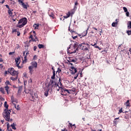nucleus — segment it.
<instances>
[{
  "mask_svg": "<svg viewBox=\"0 0 131 131\" xmlns=\"http://www.w3.org/2000/svg\"><path fill=\"white\" fill-rule=\"evenodd\" d=\"M78 51V43L76 42L71 48V46H70V47L67 49V53L68 55L71 54H74V53H76V51Z\"/></svg>",
  "mask_w": 131,
  "mask_h": 131,
  "instance_id": "obj_1",
  "label": "nucleus"
},
{
  "mask_svg": "<svg viewBox=\"0 0 131 131\" xmlns=\"http://www.w3.org/2000/svg\"><path fill=\"white\" fill-rule=\"evenodd\" d=\"M11 111L10 110H7V109L4 110L3 113V116L4 118H5V120H6V121H13L12 119H10V115L11 114Z\"/></svg>",
  "mask_w": 131,
  "mask_h": 131,
  "instance_id": "obj_2",
  "label": "nucleus"
},
{
  "mask_svg": "<svg viewBox=\"0 0 131 131\" xmlns=\"http://www.w3.org/2000/svg\"><path fill=\"white\" fill-rule=\"evenodd\" d=\"M90 47V45L88 43L83 42L81 44L78 43V49H80L82 51H88L89 52Z\"/></svg>",
  "mask_w": 131,
  "mask_h": 131,
  "instance_id": "obj_3",
  "label": "nucleus"
},
{
  "mask_svg": "<svg viewBox=\"0 0 131 131\" xmlns=\"http://www.w3.org/2000/svg\"><path fill=\"white\" fill-rule=\"evenodd\" d=\"M47 88L51 89V91L53 90L54 88H60L59 84H57L56 81L51 79L48 83V85L47 86Z\"/></svg>",
  "mask_w": 131,
  "mask_h": 131,
  "instance_id": "obj_4",
  "label": "nucleus"
},
{
  "mask_svg": "<svg viewBox=\"0 0 131 131\" xmlns=\"http://www.w3.org/2000/svg\"><path fill=\"white\" fill-rule=\"evenodd\" d=\"M62 83H60V87H58L59 89L57 88L56 90L58 92L60 91V94L62 96H66V94H65V92H67L68 94H71V90H68L66 89V88H62Z\"/></svg>",
  "mask_w": 131,
  "mask_h": 131,
  "instance_id": "obj_5",
  "label": "nucleus"
},
{
  "mask_svg": "<svg viewBox=\"0 0 131 131\" xmlns=\"http://www.w3.org/2000/svg\"><path fill=\"white\" fill-rule=\"evenodd\" d=\"M17 27L19 28H22V27L25 26L27 24V18L24 17L19 20Z\"/></svg>",
  "mask_w": 131,
  "mask_h": 131,
  "instance_id": "obj_6",
  "label": "nucleus"
},
{
  "mask_svg": "<svg viewBox=\"0 0 131 131\" xmlns=\"http://www.w3.org/2000/svg\"><path fill=\"white\" fill-rule=\"evenodd\" d=\"M8 73H10L11 75H18V71H15V69L13 68H10L8 70Z\"/></svg>",
  "mask_w": 131,
  "mask_h": 131,
  "instance_id": "obj_7",
  "label": "nucleus"
},
{
  "mask_svg": "<svg viewBox=\"0 0 131 131\" xmlns=\"http://www.w3.org/2000/svg\"><path fill=\"white\" fill-rule=\"evenodd\" d=\"M70 71L71 74H75L77 72V68H76V66H72L70 67Z\"/></svg>",
  "mask_w": 131,
  "mask_h": 131,
  "instance_id": "obj_8",
  "label": "nucleus"
},
{
  "mask_svg": "<svg viewBox=\"0 0 131 131\" xmlns=\"http://www.w3.org/2000/svg\"><path fill=\"white\" fill-rule=\"evenodd\" d=\"M68 61V62H69V64L72 66H73V64L70 62H73V63H74L75 64H76V63H77V59H73L72 57H69Z\"/></svg>",
  "mask_w": 131,
  "mask_h": 131,
  "instance_id": "obj_9",
  "label": "nucleus"
},
{
  "mask_svg": "<svg viewBox=\"0 0 131 131\" xmlns=\"http://www.w3.org/2000/svg\"><path fill=\"white\" fill-rule=\"evenodd\" d=\"M30 95L32 98V99L31 100V101L34 102L35 98H37V94H36L35 93H30Z\"/></svg>",
  "mask_w": 131,
  "mask_h": 131,
  "instance_id": "obj_10",
  "label": "nucleus"
},
{
  "mask_svg": "<svg viewBox=\"0 0 131 131\" xmlns=\"http://www.w3.org/2000/svg\"><path fill=\"white\" fill-rule=\"evenodd\" d=\"M32 66H30V67H33V68H37V62L36 61H33L31 62Z\"/></svg>",
  "mask_w": 131,
  "mask_h": 131,
  "instance_id": "obj_11",
  "label": "nucleus"
},
{
  "mask_svg": "<svg viewBox=\"0 0 131 131\" xmlns=\"http://www.w3.org/2000/svg\"><path fill=\"white\" fill-rule=\"evenodd\" d=\"M49 91H50V88L47 87V86L46 89V90H45V92H44L45 97H48V96H49Z\"/></svg>",
  "mask_w": 131,
  "mask_h": 131,
  "instance_id": "obj_12",
  "label": "nucleus"
},
{
  "mask_svg": "<svg viewBox=\"0 0 131 131\" xmlns=\"http://www.w3.org/2000/svg\"><path fill=\"white\" fill-rule=\"evenodd\" d=\"M18 3H21V6H23V8L24 9H27L28 5H26L24 3H23V1L18 0Z\"/></svg>",
  "mask_w": 131,
  "mask_h": 131,
  "instance_id": "obj_13",
  "label": "nucleus"
},
{
  "mask_svg": "<svg viewBox=\"0 0 131 131\" xmlns=\"http://www.w3.org/2000/svg\"><path fill=\"white\" fill-rule=\"evenodd\" d=\"M17 78H18V75H12V77H10V79L11 80H13V81H15V80H17Z\"/></svg>",
  "mask_w": 131,
  "mask_h": 131,
  "instance_id": "obj_14",
  "label": "nucleus"
},
{
  "mask_svg": "<svg viewBox=\"0 0 131 131\" xmlns=\"http://www.w3.org/2000/svg\"><path fill=\"white\" fill-rule=\"evenodd\" d=\"M116 22H113L112 24V26L113 27H116V26L117 25V24H118V19H116L115 20Z\"/></svg>",
  "mask_w": 131,
  "mask_h": 131,
  "instance_id": "obj_15",
  "label": "nucleus"
},
{
  "mask_svg": "<svg viewBox=\"0 0 131 131\" xmlns=\"http://www.w3.org/2000/svg\"><path fill=\"white\" fill-rule=\"evenodd\" d=\"M28 69L29 70V72L30 73V74H32V73H33V67H29Z\"/></svg>",
  "mask_w": 131,
  "mask_h": 131,
  "instance_id": "obj_16",
  "label": "nucleus"
},
{
  "mask_svg": "<svg viewBox=\"0 0 131 131\" xmlns=\"http://www.w3.org/2000/svg\"><path fill=\"white\" fill-rule=\"evenodd\" d=\"M13 11H14L13 9H9L8 11V13L10 16H13Z\"/></svg>",
  "mask_w": 131,
  "mask_h": 131,
  "instance_id": "obj_17",
  "label": "nucleus"
},
{
  "mask_svg": "<svg viewBox=\"0 0 131 131\" xmlns=\"http://www.w3.org/2000/svg\"><path fill=\"white\" fill-rule=\"evenodd\" d=\"M88 34V30H86L85 31L83 32V33H82V37H80V38H82V37L85 36Z\"/></svg>",
  "mask_w": 131,
  "mask_h": 131,
  "instance_id": "obj_18",
  "label": "nucleus"
},
{
  "mask_svg": "<svg viewBox=\"0 0 131 131\" xmlns=\"http://www.w3.org/2000/svg\"><path fill=\"white\" fill-rule=\"evenodd\" d=\"M5 91L7 92V94L9 95V90H10V87L9 86H6L4 87Z\"/></svg>",
  "mask_w": 131,
  "mask_h": 131,
  "instance_id": "obj_19",
  "label": "nucleus"
},
{
  "mask_svg": "<svg viewBox=\"0 0 131 131\" xmlns=\"http://www.w3.org/2000/svg\"><path fill=\"white\" fill-rule=\"evenodd\" d=\"M125 105L126 106V107H130L129 100H127V101L125 103Z\"/></svg>",
  "mask_w": 131,
  "mask_h": 131,
  "instance_id": "obj_20",
  "label": "nucleus"
},
{
  "mask_svg": "<svg viewBox=\"0 0 131 131\" xmlns=\"http://www.w3.org/2000/svg\"><path fill=\"white\" fill-rule=\"evenodd\" d=\"M13 105L15 108V109H16V110H20V106H19V105H16L15 103H13Z\"/></svg>",
  "mask_w": 131,
  "mask_h": 131,
  "instance_id": "obj_21",
  "label": "nucleus"
},
{
  "mask_svg": "<svg viewBox=\"0 0 131 131\" xmlns=\"http://www.w3.org/2000/svg\"><path fill=\"white\" fill-rule=\"evenodd\" d=\"M0 92H1V93H2V94H3L4 95H5V94H6V92H5V88L1 87L0 88Z\"/></svg>",
  "mask_w": 131,
  "mask_h": 131,
  "instance_id": "obj_22",
  "label": "nucleus"
},
{
  "mask_svg": "<svg viewBox=\"0 0 131 131\" xmlns=\"http://www.w3.org/2000/svg\"><path fill=\"white\" fill-rule=\"evenodd\" d=\"M11 100L12 104H15L14 103H18L17 99H14L13 97H11Z\"/></svg>",
  "mask_w": 131,
  "mask_h": 131,
  "instance_id": "obj_23",
  "label": "nucleus"
},
{
  "mask_svg": "<svg viewBox=\"0 0 131 131\" xmlns=\"http://www.w3.org/2000/svg\"><path fill=\"white\" fill-rule=\"evenodd\" d=\"M55 78H56V71L53 72V75L51 77V79H55Z\"/></svg>",
  "mask_w": 131,
  "mask_h": 131,
  "instance_id": "obj_24",
  "label": "nucleus"
},
{
  "mask_svg": "<svg viewBox=\"0 0 131 131\" xmlns=\"http://www.w3.org/2000/svg\"><path fill=\"white\" fill-rule=\"evenodd\" d=\"M19 61H20V57H16L15 58V62H16V64H19V63H20V62H19Z\"/></svg>",
  "mask_w": 131,
  "mask_h": 131,
  "instance_id": "obj_25",
  "label": "nucleus"
},
{
  "mask_svg": "<svg viewBox=\"0 0 131 131\" xmlns=\"http://www.w3.org/2000/svg\"><path fill=\"white\" fill-rule=\"evenodd\" d=\"M22 89H23V86H20L18 88V93L19 94V93H21V91H22Z\"/></svg>",
  "mask_w": 131,
  "mask_h": 131,
  "instance_id": "obj_26",
  "label": "nucleus"
},
{
  "mask_svg": "<svg viewBox=\"0 0 131 131\" xmlns=\"http://www.w3.org/2000/svg\"><path fill=\"white\" fill-rule=\"evenodd\" d=\"M117 119H119V117L118 118H116L114 120V123L116 125L117 124V123H118L119 121L116 120Z\"/></svg>",
  "mask_w": 131,
  "mask_h": 131,
  "instance_id": "obj_27",
  "label": "nucleus"
},
{
  "mask_svg": "<svg viewBox=\"0 0 131 131\" xmlns=\"http://www.w3.org/2000/svg\"><path fill=\"white\" fill-rule=\"evenodd\" d=\"M38 47L39 49H43V48H45V46L42 44H39L38 45Z\"/></svg>",
  "mask_w": 131,
  "mask_h": 131,
  "instance_id": "obj_28",
  "label": "nucleus"
},
{
  "mask_svg": "<svg viewBox=\"0 0 131 131\" xmlns=\"http://www.w3.org/2000/svg\"><path fill=\"white\" fill-rule=\"evenodd\" d=\"M4 106L8 110V109L9 108V105H8V104L7 103V101H5L4 102Z\"/></svg>",
  "mask_w": 131,
  "mask_h": 131,
  "instance_id": "obj_29",
  "label": "nucleus"
},
{
  "mask_svg": "<svg viewBox=\"0 0 131 131\" xmlns=\"http://www.w3.org/2000/svg\"><path fill=\"white\" fill-rule=\"evenodd\" d=\"M24 60H23L24 63H26L27 62V56L25 55L24 57Z\"/></svg>",
  "mask_w": 131,
  "mask_h": 131,
  "instance_id": "obj_30",
  "label": "nucleus"
},
{
  "mask_svg": "<svg viewBox=\"0 0 131 131\" xmlns=\"http://www.w3.org/2000/svg\"><path fill=\"white\" fill-rule=\"evenodd\" d=\"M11 127L12 128V129H16V127H15V123H13L12 124H11Z\"/></svg>",
  "mask_w": 131,
  "mask_h": 131,
  "instance_id": "obj_31",
  "label": "nucleus"
},
{
  "mask_svg": "<svg viewBox=\"0 0 131 131\" xmlns=\"http://www.w3.org/2000/svg\"><path fill=\"white\" fill-rule=\"evenodd\" d=\"M20 64V62L16 64V67L18 68V69H21V68H23V66H20L19 64Z\"/></svg>",
  "mask_w": 131,
  "mask_h": 131,
  "instance_id": "obj_32",
  "label": "nucleus"
},
{
  "mask_svg": "<svg viewBox=\"0 0 131 131\" xmlns=\"http://www.w3.org/2000/svg\"><path fill=\"white\" fill-rule=\"evenodd\" d=\"M79 75V73H77V74H76L75 76L74 77V79H77V77H78Z\"/></svg>",
  "mask_w": 131,
  "mask_h": 131,
  "instance_id": "obj_33",
  "label": "nucleus"
},
{
  "mask_svg": "<svg viewBox=\"0 0 131 131\" xmlns=\"http://www.w3.org/2000/svg\"><path fill=\"white\" fill-rule=\"evenodd\" d=\"M49 15L50 16V17H51V18H53L54 19V13H52L51 14H50V12H49Z\"/></svg>",
  "mask_w": 131,
  "mask_h": 131,
  "instance_id": "obj_34",
  "label": "nucleus"
},
{
  "mask_svg": "<svg viewBox=\"0 0 131 131\" xmlns=\"http://www.w3.org/2000/svg\"><path fill=\"white\" fill-rule=\"evenodd\" d=\"M94 46V48H96V49H98V50H100L101 48H100V47H99V46H96V44H95L94 45H93Z\"/></svg>",
  "mask_w": 131,
  "mask_h": 131,
  "instance_id": "obj_35",
  "label": "nucleus"
},
{
  "mask_svg": "<svg viewBox=\"0 0 131 131\" xmlns=\"http://www.w3.org/2000/svg\"><path fill=\"white\" fill-rule=\"evenodd\" d=\"M128 29H131V21H129V25L127 26Z\"/></svg>",
  "mask_w": 131,
  "mask_h": 131,
  "instance_id": "obj_36",
  "label": "nucleus"
},
{
  "mask_svg": "<svg viewBox=\"0 0 131 131\" xmlns=\"http://www.w3.org/2000/svg\"><path fill=\"white\" fill-rule=\"evenodd\" d=\"M5 84H6V86H8V85H9V84H10V81H7L5 82Z\"/></svg>",
  "mask_w": 131,
  "mask_h": 131,
  "instance_id": "obj_37",
  "label": "nucleus"
},
{
  "mask_svg": "<svg viewBox=\"0 0 131 131\" xmlns=\"http://www.w3.org/2000/svg\"><path fill=\"white\" fill-rule=\"evenodd\" d=\"M2 57V54H0V62H4V59H3Z\"/></svg>",
  "mask_w": 131,
  "mask_h": 131,
  "instance_id": "obj_38",
  "label": "nucleus"
},
{
  "mask_svg": "<svg viewBox=\"0 0 131 131\" xmlns=\"http://www.w3.org/2000/svg\"><path fill=\"white\" fill-rule=\"evenodd\" d=\"M76 6H78V3L77 2L75 3V7H74L75 9H77V7H76Z\"/></svg>",
  "mask_w": 131,
  "mask_h": 131,
  "instance_id": "obj_39",
  "label": "nucleus"
},
{
  "mask_svg": "<svg viewBox=\"0 0 131 131\" xmlns=\"http://www.w3.org/2000/svg\"><path fill=\"white\" fill-rule=\"evenodd\" d=\"M127 34H128V35H131V30H128L127 31Z\"/></svg>",
  "mask_w": 131,
  "mask_h": 131,
  "instance_id": "obj_40",
  "label": "nucleus"
},
{
  "mask_svg": "<svg viewBox=\"0 0 131 131\" xmlns=\"http://www.w3.org/2000/svg\"><path fill=\"white\" fill-rule=\"evenodd\" d=\"M7 130L12 131V128L10 127L9 126H7Z\"/></svg>",
  "mask_w": 131,
  "mask_h": 131,
  "instance_id": "obj_41",
  "label": "nucleus"
},
{
  "mask_svg": "<svg viewBox=\"0 0 131 131\" xmlns=\"http://www.w3.org/2000/svg\"><path fill=\"white\" fill-rule=\"evenodd\" d=\"M123 9L125 13H126V12H127V8H126V7H123Z\"/></svg>",
  "mask_w": 131,
  "mask_h": 131,
  "instance_id": "obj_42",
  "label": "nucleus"
},
{
  "mask_svg": "<svg viewBox=\"0 0 131 131\" xmlns=\"http://www.w3.org/2000/svg\"><path fill=\"white\" fill-rule=\"evenodd\" d=\"M17 29H13L12 31V33H15V32H17Z\"/></svg>",
  "mask_w": 131,
  "mask_h": 131,
  "instance_id": "obj_43",
  "label": "nucleus"
},
{
  "mask_svg": "<svg viewBox=\"0 0 131 131\" xmlns=\"http://www.w3.org/2000/svg\"><path fill=\"white\" fill-rule=\"evenodd\" d=\"M71 15V13H70V12H68V13L67 14V16H68L69 18V17H70Z\"/></svg>",
  "mask_w": 131,
  "mask_h": 131,
  "instance_id": "obj_44",
  "label": "nucleus"
},
{
  "mask_svg": "<svg viewBox=\"0 0 131 131\" xmlns=\"http://www.w3.org/2000/svg\"><path fill=\"white\" fill-rule=\"evenodd\" d=\"M61 71H62L61 70V69L58 68L56 72H57V73L58 72V73H60V72H61Z\"/></svg>",
  "mask_w": 131,
  "mask_h": 131,
  "instance_id": "obj_45",
  "label": "nucleus"
},
{
  "mask_svg": "<svg viewBox=\"0 0 131 131\" xmlns=\"http://www.w3.org/2000/svg\"><path fill=\"white\" fill-rule=\"evenodd\" d=\"M126 16L129 17V12L128 11L126 12Z\"/></svg>",
  "mask_w": 131,
  "mask_h": 131,
  "instance_id": "obj_46",
  "label": "nucleus"
},
{
  "mask_svg": "<svg viewBox=\"0 0 131 131\" xmlns=\"http://www.w3.org/2000/svg\"><path fill=\"white\" fill-rule=\"evenodd\" d=\"M69 125L71 126V127H72L73 126H75V124H74L73 125H72V123H69Z\"/></svg>",
  "mask_w": 131,
  "mask_h": 131,
  "instance_id": "obj_47",
  "label": "nucleus"
},
{
  "mask_svg": "<svg viewBox=\"0 0 131 131\" xmlns=\"http://www.w3.org/2000/svg\"><path fill=\"white\" fill-rule=\"evenodd\" d=\"M120 113H122V108H121V109L119 111L118 114H120Z\"/></svg>",
  "mask_w": 131,
  "mask_h": 131,
  "instance_id": "obj_48",
  "label": "nucleus"
},
{
  "mask_svg": "<svg viewBox=\"0 0 131 131\" xmlns=\"http://www.w3.org/2000/svg\"><path fill=\"white\" fill-rule=\"evenodd\" d=\"M13 54H15V52H9V55H10V56H12Z\"/></svg>",
  "mask_w": 131,
  "mask_h": 131,
  "instance_id": "obj_49",
  "label": "nucleus"
},
{
  "mask_svg": "<svg viewBox=\"0 0 131 131\" xmlns=\"http://www.w3.org/2000/svg\"><path fill=\"white\" fill-rule=\"evenodd\" d=\"M16 32H17V36H20V35L21 34V33H20L19 31H17Z\"/></svg>",
  "mask_w": 131,
  "mask_h": 131,
  "instance_id": "obj_50",
  "label": "nucleus"
},
{
  "mask_svg": "<svg viewBox=\"0 0 131 131\" xmlns=\"http://www.w3.org/2000/svg\"><path fill=\"white\" fill-rule=\"evenodd\" d=\"M4 68V66L2 64H0V69H3Z\"/></svg>",
  "mask_w": 131,
  "mask_h": 131,
  "instance_id": "obj_51",
  "label": "nucleus"
},
{
  "mask_svg": "<svg viewBox=\"0 0 131 131\" xmlns=\"http://www.w3.org/2000/svg\"><path fill=\"white\" fill-rule=\"evenodd\" d=\"M5 6L6 7V8H7V9H8V10H11V9L10 8V6H9V5H5Z\"/></svg>",
  "mask_w": 131,
  "mask_h": 131,
  "instance_id": "obj_52",
  "label": "nucleus"
},
{
  "mask_svg": "<svg viewBox=\"0 0 131 131\" xmlns=\"http://www.w3.org/2000/svg\"><path fill=\"white\" fill-rule=\"evenodd\" d=\"M72 37L73 39H76V38H77V36H72Z\"/></svg>",
  "mask_w": 131,
  "mask_h": 131,
  "instance_id": "obj_53",
  "label": "nucleus"
},
{
  "mask_svg": "<svg viewBox=\"0 0 131 131\" xmlns=\"http://www.w3.org/2000/svg\"><path fill=\"white\" fill-rule=\"evenodd\" d=\"M103 32V30H101L100 31H99V35H102V33Z\"/></svg>",
  "mask_w": 131,
  "mask_h": 131,
  "instance_id": "obj_54",
  "label": "nucleus"
},
{
  "mask_svg": "<svg viewBox=\"0 0 131 131\" xmlns=\"http://www.w3.org/2000/svg\"><path fill=\"white\" fill-rule=\"evenodd\" d=\"M36 49H37V46L34 47V51H36Z\"/></svg>",
  "mask_w": 131,
  "mask_h": 131,
  "instance_id": "obj_55",
  "label": "nucleus"
},
{
  "mask_svg": "<svg viewBox=\"0 0 131 131\" xmlns=\"http://www.w3.org/2000/svg\"><path fill=\"white\" fill-rule=\"evenodd\" d=\"M31 40H32V41H35V42L36 41V40H35V39H34V38H32L31 39Z\"/></svg>",
  "mask_w": 131,
  "mask_h": 131,
  "instance_id": "obj_56",
  "label": "nucleus"
},
{
  "mask_svg": "<svg viewBox=\"0 0 131 131\" xmlns=\"http://www.w3.org/2000/svg\"><path fill=\"white\" fill-rule=\"evenodd\" d=\"M70 32H71V33L72 34H73V33H74V31H73V30H70Z\"/></svg>",
  "mask_w": 131,
  "mask_h": 131,
  "instance_id": "obj_57",
  "label": "nucleus"
},
{
  "mask_svg": "<svg viewBox=\"0 0 131 131\" xmlns=\"http://www.w3.org/2000/svg\"><path fill=\"white\" fill-rule=\"evenodd\" d=\"M29 38H31V39H32V38H33V35H31L30 36V37H29Z\"/></svg>",
  "mask_w": 131,
  "mask_h": 131,
  "instance_id": "obj_58",
  "label": "nucleus"
},
{
  "mask_svg": "<svg viewBox=\"0 0 131 131\" xmlns=\"http://www.w3.org/2000/svg\"><path fill=\"white\" fill-rule=\"evenodd\" d=\"M52 70H53V72H54V71H55V68H54V67H52Z\"/></svg>",
  "mask_w": 131,
  "mask_h": 131,
  "instance_id": "obj_59",
  "label": "nucleus"
},
{
  "mask_svg": "<svg viewBox=\"0 0 131 131\" xmlns=\"http://www.w3.org/2000/svg\"><path fill=\"white\" fill-rule=\"evenodd\" d=\"M33 33L34 34V36H35V35H36V34H35V31H33Z\"/></svg>",
  "mask_w": 131,
  "mask_h": 131,
  "instance_id": "obj_60",
  "label": "nucleus"
},
{
  "mask_svg": "<svg viewBox=\"0 0 131 131\" xmlns=\"http://www.w3.org/2000/svg\"><path fill=\"white\" fill-rule=\"evenodd\" d=\"M80 77H82V72H81L80 73Z\"/></svg>",
  "mask_w": 131,
  "mask_h": 131,
  "instance_id": "obj_61",
  "label": "nucleus"
},
{
  "mask_svg": "<svg viewBox=\"0 0 131 131\" xmlns=\"http://www.w3.org/2000/svg\"><path fill=\"white\" fill-rule=\"evenodd\" d=\"M61 131H67V129H66V128H64L63 129H61Z\"/></svg>",
  "mask_w": 131,
  "mask_h": 131,
  "instance_id": "obj_62",
  "label": "nucleus"
},
{
  "mask_svg": "<svg viewBox=\"0 0 131 131\" xmlns=\"http://www.w3.org/2000/svg\"><path fill=\"white\" fill-rule=\"evenodd\" d=\"M27 55H29V51H28V52L26 53V56H27Z\"/></svg>",
  "mask_w": 131,
  "mask_h": 131,
  "instance_id": "obj_63",
  "label": "nucleus"
},
{
  "mask_svg": "<svg viewBox=\"0 0 131 131\" xmlns=\"http://www.w3.org/2000/svg\"><path fill=\"white\" fill-rule=\"evenodd\" d=\"M5 3V0H3L2 2H0V4H4Z\"/></svg>",
  "mask_w": 131,
  "mask_h": 131,
  "instance_id": "obj_64",
  "label": "nucleus"
}]
</instances>
